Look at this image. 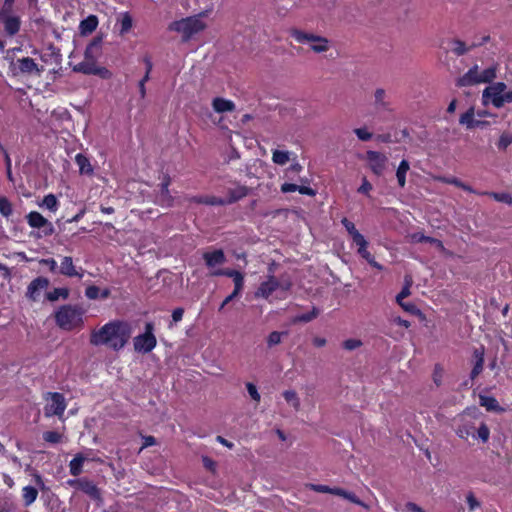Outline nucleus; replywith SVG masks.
Segmentation results:
<instances>
[{
	"label": "nucleus",
	"instance_id": "39448f33",
	"mask_svg": "<svg viewBox=\"0 0 512 512\" xmlns=\"http://www.w3.org/2000/svg\"><path fill=\"white\" fill-rule=\"evenodd\" d=\"M482 102L484 105H492L501 108L506 104L512 103V87L507 88L504 82H490L482 92Z\"/></svg>",
	"mask_w": 512,
	"mask_h": 512
},
{
	"label": "nucleus",
	"instance_id": "79ce46f5",
	"mask_svg": "<svg viewBox=\"0 0 512 512\" xmlns=\"http://www.w3.org/2000/svg\"><path fill=\"white\" fill-rule=\"evenodd\" d=\"M512 143V132L504 131L497 143L499 149H506Z\"/></svg>",
	"mask_w": 512,
	"mask_h": 512
},
{
	"label": "nucleus",
	"instance_id": "6e6552de",
	"mask_svg": "<svg viewBox=\"0 0 512 512\" xmlns=\"http://www.w3.org/2000/svg\"><path fill=\"white\" fill-rule=\"evenodd\" d=\"M83 311L71 305L62 306L55 314L57 325L64 330H72L83 323Z\"/></svg>",
	"mask_w": 512,
	"mask_h": 512
},
{
	"label": "nucleus",
	"instance_id": "bb28decb",
	"mask_svg": "<svg viewBox=\"0 0 512 512\" xmlns=\"http://www.w3.org/2000/svg\"><path fill=\"white\" fill-rule=\"evenodd\" d=\"M17 64H18V69L22 73L33 74V73L39 72L37 64L34 62L33 59H30L28 57L19 59L17 61Z\"/></svg>",
	"mask_w": 512,
	"mask_h": 512
},
{
	"label": "nucleus",
	"instance_id": "cd10ccee",
	"mask_svg": "<svg viewBox=\"0 0 512 512\" xmlns=\"http://www.w3.org/2000/svg\"><path fill=\"white\" fill-rule=\"evenodd\" d=\"M86 460H88V457L84 456L82 453L76 454V456L69 463L70 473L73 476L80 475L82 473L83 463Z\"/></svg>",
	"mask_w": 512,
	"mask_h": 512
},
{
	"label": "nucleus",
	"instance_id": "ddd939ff",
	"mask_svg": "<svg viewBox=\"0 0 512 512\" xmlns=\"http://www.w3.org/2000/svg\"><path fill=\"white\" fill-rule=\"evenodd\" d=\"M71 486L75 487L76 489L82 491L86 495H88L93 500H96L98 502H102V496L100 489L94 484V482L86 479L81 478L77 480H73L69 482Z\"/></svg>",
	"mask_w": 512,
	"mask_h": 512
},
{
	"label": "nucleus",
	"instance_id": "603ef678",
	"mask_svg": "<svg viewBox=\"0 0 512 512\" xmlns=\"http://www.w3.org/2000/svg\"><path fill=\"white\" fill-rule=\"evenodd\" d=\"M489 195L498 202L512 204V196L509 193H490Z\"/></svg>",
	"mask_w": 512,
	"mask_h": 512
},
{
	"label": "nucleus",
	"instance_id": "f704fd0d",
	"mask_svg": "<svg viewBox=\"0 0 512 512\" xmlns=\"http://www.w3.org/2000/svg\"><path fill=\"white\" fill-rule=\"evenodd\" d=\"M479 403L481 406L485 407L488 411L500 410L497 400L493 397L480 395Z\"/></svg>",
	"mask_w": 512,
	"mask_h": 512
},
{
	"label": "nucleus",
	"instance_id": "a18cd8bd",
	"mask_svg": "<svg viewBox=\"0 0 512 512\" xmlns=\"http://www.w3.org/2000/svg\"><path fill=\"white\" fill-rule=\"evenodd\" d=\"M42 204L50 211H55L57 209L58 201L53 194H48L44 197Z\"/></svg>",
	"mask_w": 512,
	"mask_h": 512
},
{
	"label": "nucleus",
	"instance_id": "338daca9",
	"mask_svg": "<svg viewBox=\"0 0 512 512\" xmlns=\"http://www.w3.org/2000/svg\"><path fill=\"white\" fill-rule=\"evenodd\" d=\"M184 314L183 308H176L172 313V319L174 322H179L182 320Z\"/></svg>",
	"mask_w": 512,
	"mask_h": 512
},
{
	"label": "nucleus",
	"instance_id": "aec40b11",
	"mask_svg": "<svg viewBox=\"0 0 512 512\" xmlns=\"http://www.w3.org/2000/svg\"><path fill=\"white\" fill-rule=\"evenodd\" d=\"M408 138L407 130H394V133H385L376 136V141L382 143H400L404 142Z\"/></svg>",
	"mask_w": 512,
	"mask_h": 512
},
{
	"label": "nucleus",
	"instance_id": "20e7f679",
	"mask_svg": "<svg viewBox=\"0 0 512 512\" xmlns=\"http://www.w3.org/2000/svg\"><path fill=\"white\" fill-rule=\"evenodd\" d=\"M496 76L497 69L495 66L481 68L479 65L474 64L467 72L456 79V86L464 88L490 83L496 78Z\"/></svg>",
	"mask_w": 512,
	"mask_h": 512
},
{
	"label": "nucleus",
	"instance_id": "e2e57ef3",
	"mask_svg": "<svg viewBox=\"0 0 512 512\" xmlns=\"http://www.w3.org/2000/svg\"><path fill=\"white\" fill-rule=\"evenodd\" d=\"M342 224L344 225V227L347 229V231L349 232V234L352 236L355 232H358V230L355 228V225L349 221L347 218H344L342 220Z\"/></svg>",
	"mask_w": 512,
	"mask_h": 512
},
{
	"label": "nucleus",
	"instance_id": "e433bc0d",
	"mask_svg": "<svg viewBox=\"0 0 512 512\" xmlns=\"http://www.w3.org/2000/svg\"><path fill=\"white\" fill-rule=\"evenodd\" d=\"M436 180L447 183V184L455 185V186H457L465 191H468V192H473V189L470 186L466 185L465 183H463L461 180H459L456 177L448 178V177H444V176H439V177H436Z\"/></svg>",
	"mask_w": 512,
	"mask_h": 512
},
{
	"label": "nucleus",
	"instance_id": "2f4dec72",
	"mask_svg": "<svg viewBox=\"0 0 512 512\" xmlns=\"http://www.w3.org/2000/svg\"><path fill=\"white\" fill-rule=\"evenodd\" d=\"M285 401L291 405L295 411H299L301 408L300 398L295 390H285L282 393Z\"/></svg>",
	"mask_w": 512,
	"mask_h": 512
},
{
	"label": "nucleus",
	"instance_id": "de8ad7c7",
	"mask_svg": "<svg viewBox=\"0 0 512 512\" xmlns=\"http://www.w3.org/2000/svg\"><path fill=\"white\" fill-rule=\"evenodd\" d=\"M427 242L432 244L433 246H435L443 255H445V256L453 255L452 252H450L449 250H447L444 247L443 243L440 240H438L436 238L428 237Z\"/></svg>",
	"mask_w": 512,
	"mask_h": 512
},
{
	"label": "nucleus",
	"instance_id": "0eeeda50",
	"mask_svg": "<svg viewBox=\"0 0 512 512\" xmlns=\"http://www.w3.org/2000/svg\"><path fill=\"white\" fill-rule=\"evenodd\" d=\"M291 37L297 43L308 45L315 53H325L331 48V41L328 38L312 32L295 29L291 31Z\"/></svg>",
	"mask_w": 512,
	"mask_h": 512
},
{
	"label": "nucleus",
	"instance_id": "69168bd1",
	"mask_svg": "<svg viewBox=\"0 0 512 512\" xmlns=\"http://www.w3.org/2000/svg\"><path fill=\"white\" fill-rule=\"evenodd\" d=\"M405 508L409 512H425L420 506L414 502H407Z\"/></svg>",
	"mask_w": 512,
	"mask_h": 512
},
{
	"label": "nucleus",
	"instance_id": "052dcab7",
	"mask_svg": "<svg viewBox=\"0 0 512 512\" xmlns=\"http://www.w3.org/2000/svg\"><path fill=\"white\" fill-rule=\"evenodd\" d=\"M372 190L371 183L366 179V177L362 180V185L358 188V192L362 194H369V192Z\"/></svg>",
	"mask_w": 512,
	"mask_h": 512
},
{
	"label": "nucleus",
	"instance_id": "9d476101",
	"mask_svg": "<svg viewBox=\"0 0 512 512\" xmlns=\"http://www.w3.org/2000/svg\"><path fill=\"white\" fill-rule=\"evenodd\" d=\"M44 400L46 402L44 407V415L46 417L57 416L62 418L66 409V401L64 396L57 392H47L44 395Z\"/></svg>",
	"mask_w": 512,
	"mask_h": 512
},
{
	"label": "nucleus",
	"instance_id": "680f3d73",
	"mask_svg": "<svg viewBox=\"0 0 512 512\" xmlns=\"http://www.w3.org/2000/svg\"><path fill=\"white\" fill-rule=\"evenodd\" d=\"M358 138L362 141H367L373 138V134L368 130H355Z\"/></svg>",
	"mask_w": 512,
	"mask_h": 512
},
{
	"label": "nucleus",
	"instance_id": "58836bf2",
	"mask_svg": "<svg viewBox=\"0 0 512 512\" xmlns=\"http://www.w3.org/2000/svg\"><path fill=\"white\" fill-rule=\"evenodd\" d=\"M358 253L373 267L377 268L378 270H382L383 267L375 261L374 257L370 254V252L367 250V247L358 248Z\"/></svg>",
	"mask_w": 512,
	"mask_h": 512
},
{
	"label": "nucleus",
	"instance_id": "4468645a",
	"mask_svg": "<svg viewBox=\"0 0 512 512\" xmlns=\"http://www.w3.org/2000/svg\"><path fill=\"white\" fill-rule=\"evenodd\" d=\"M366 159L369 168L375 175L380 176L386 170L388 159L384 154L376 151H367Z\"/></svg>",
	"mask_w": 512,
	"mask_h": 512
},
{
	"label": "nucleus",
	"instance_id": "c85d7f7f",
	"mask_svg": "<svg viewBox=\"0 0 512 512\" xmlns=\"http://www.w3.org/2000/svg\"><path fill=\"white\" fill-rule=\"evenodd\" d=\"M75 161L79 167V172L81 175H92L94 170L89 161V159L83 154H77L75 157Z\"/></svg>",
	"mask_w": 512,
	"mask_h": 512
},
{
	"label": "nucleus",
	"instance_id": "a19ab883",
	"mask_svg": "<svg viewBox=\"0 0 512 512\" xmlns=\"http://www.w3.org/2000/svg\"><path fill=\"white\" fill-rule=\"evenodd\" d=\"M286 335L285 332L273 331L267 337V345L269 348L276 346L281 343L282 336Z\"/></svg>",
	"mask_w": 512,
	"mask_h": 512
},
{
	"label": "nucleus",
	"instance_id": "473e14b6",
	"mask_svg": "<svg viewBox=\"0 0 512 512\" xmlns=\"http://www.w3.org/2000/svg\"><path fill=\"white\" fill-rule=\"evenodd\" d=\"M248 194V189L245 186H239L229 190V198L225 199L226 204H232Z\"/></svg>",
	"mask_w": 512,
	"mask_h": 512
},
{
	"label": "nucleus",
	"instance_id": "864d4df0",
	"mask_svg": "<svg viewBox=\"0 0 512 512\" xmlns=\"http://www.w3.org/2000/svg\"><path fill=\"white\" fill-rule=\"evenodd\" d=\"M407 239L411 243H421V242H427L428 236H425L421 232H416V233L409 234L407 236Z\"/></svg>",
	"mask_w": 512,
	"mask_h": 512
},
{
	"label": "nucleus",
	"instance_id": "9b49d317",
	"mask_svg": "<svg viewBox=\"0 0 512 512\" xmlns=\"http://www.w3.org/2000/svg\"><path fill=\"white\" fill-rule=\"evenodd\" d=\"M306 487L309 488L312 491L318 492V493H329L336 496H340L354 504H357L365 509H368V505L365 504L363 501H361L354 493L348 492L342 488H330L327 485H321V484H312L308 483L306 484Z\"/></svg>",
	"mask_w": 512,
	"mask_h": 512
},
{
	"label": "nucleus",
	"instance_id": "3c124183",
	"mask_svg": "<svg viewBox=\"0 0 512 512\" xmlns=\"http://www.w3.org/2000/svg\"><path fill=\"white\" fill-rule=\"evenodd\" d=\"M43 438L50 443H59L62 439V435L55 431H47L43 434Z\"/></svg>",
	"mask_w": 512,
	"mask_h": 512
},
{
	"label": "nucleus",
	"instance_id": "c9c22d12",
	"mask_svg": "<svg viewBox=\"0 0 512 512\" xmlns=\"http://www.w3.org/2000/svg\"><path fill=\"white\" fill-rule=\"evenodd\" d=\"M23 500L25 503V506L31 505L38 496V491L36 488L32 486H26L23 488Z\"/></svg>",
	"mask_w": 512,
	"mask_h": 512
},
{
	"label": "nucleus",
	"instance_id": "7c9ffc66",
	"mask_svg": "<svg viewBox=\"0 0 512 512\" xmlns=\"http://www.w3.org/2000/svg\"><path fill=\"white\" fill-rule=\"evenodd\" d=\"M192 202L206 205H226L225 199L215 196H195L190 199Z\"/></svg>",
	"mask_w": 512,
	"mask_h": 512
},
{
	"label": "nucleus",
	"instance_id": "dca6fc26",
	"mask_svg": "<svg viewBox=\"0 0 512 512\" xmlns=\"http://www.w3.org/2000/svg\"><path fill=\"white\" fill-rule=\"evenodd\" d=\"M412 277L410 275L405 276V286L401 290V292L397 295L396 301L397 303L407 312L412 314L418 313L419 310L412 303H404L403 299L410 295V287L412 285Z\"/></svg>",
	"mask_w": 512,
	"mask_h": 512
},
{
	"label": "nucleus",
	"instance_id": "f03ea898",
	"mask_svg": "<svg viewBox=\"0 0 512 512\" xmlns=\"http://www.w3.org/2000/svg\"><path fill=\"white\" fill-rule=\"evenodd\" d=\"M100 40L92 41L86 48L84 59L78 63L74 70L84 74H93L102 79H109L112 73L105 67L98 66L96 60L100 54Z\"/></svg>",
	"mask_w": 512,
	"mask_h": 512
},
{
	"label": "nucleus",
	"instance_id": "393cba45",
	"mask_svg": "<svg viewBox=\"0 0 512 512\" xmlns=\"http://www.w3.org/2000/svg\"><path fill=\"white\" fill-rule=\"evenodd\" d=\"M373 97H374V104L377 108L384 109V110L389 109L390 104H389L387 92L385 89L377 88L374 91Z\"/></svg>",
	"mask_w": 512,
	"mask_h": 512
},
{
	"label": "nucleus",
	"instance_id": "c03bdc74",
	"mask_svg": "<svg viewBox=\"0 0 512 512\" xmlns=\"http://www.w3.org/2000/svg\"><path fill=\"white\" fill-rule=\"evenodd\" d=\"M0 213L5 217H8L12 214V204L6 197L3 196L0 197Z\"/></svg>",
	"mask_w": 512,
	"mask_h": 512
},
{
	"label": "nucleus",
	"instance_id": "7ed1b4c3",
	"mask_svg": "<svg viewBox=\"0 0 512 512\" xmlns=\"http://www.w3.org/2000/svg\"><path fill=\"white\" fill-rule=\"evenodd\" d=\"M206 17V13H200L195 16L175 20L169 24L168 29L181 35L183 40H189L206 29Z\"/></svg>",
	"mask_w": 512,
	"mask_h": 512
},
{
	"label": "nucleus",
	"instance_id": "423d86ee",
	"mask_svg": "<svg viewBox=\"0 0 512 512\" xmlns=\"http://www.w3.org/2000/svg\"><path fill=\"white\" fill-rule=\"evenodd\" d=\"M292 286L293 283L289 277L281 276L277 279L274 275L270 274L267 276V279L259 285L255 292V297L267 300L274 292L279 291V298L284 299L286 298V295L284 294L288 292Z\"/></svg>",
	"mask_w": 512,
	"mask_h": 512
},
{
	"label": "nucleus",
	"instance_id": "412c9836",
	"mask_svg": "<svg viewBox=\"0 0 512 512\" xmlns=\"http://www.w3.org/2000/svg\"><path fill=\"white\" fill-rule=\"evenodd\" d=\"M0 22L3 23L5 31L10 35L18 32L20 28V21L18 17L9 15L4 11L0 13Z\"/></svg>",
	"mask_w": 512,
	"mask_h": 512
},
{
	"label": "nucleus",
	"instance_id": "1a4fd4ad",
	"mask_svg": "<svg viewBox=\"0 0 512 512\" xmlns=\"http://www.w3.org/2000/svg\"><path fill=\"white\" fill-rule=\"evenodd\" d=\"M456 434L461 439H468L470 436L475 438V433L477 432L478 438L483 442L486 443L489 440L490 437V430L488 426L481 422L479 426H476L475 422L473 421H463L458 428L456 429Z\"/></svg>",
	"mask_w": 512,
	"mask_h": 512
},
{
	"label": "nucleus",
	"instance_id": "774afa93",
	"mask_svg": "<svg viewBox=\"0 0 512 512\" xmlns=\"http://www.w3.org/2000/svg\"><path fill=\"white\" fill-rule=\"evenodd\" d=\"M239 296V294H237L236 292H232L229 296H227L224 301L222 302V304L220 305L219 307V311H222L223 308L228 304L230 303L232 300H234L235 298H237Z\"/></svg>",
	"mask_w": 512,
	"mask_h": 512
},
{
	"label": "nucleus",
	"instance_id": "f3484780",
	"mask_svg": "<svg viewBox=\"0 0 512 512\" xmlns=\"http://www.w3.org/2000/svg\"><path fill=\"white\" fill-rule=\"evenodd\" d=\"M211 107L217 114H227L235 111L236 104L230 99L217 96L211 100Z\"/></svg>",
	"mask_w": 512,
	"mask_h": 512
},
{
	"label": "nucleus",
	"instance_id": "4be33fe9",
	"mask_svg": "<svg viewBox=\"0 0 512 512\" xmlns=\"http://www.w3.org/2000/svg\"><path fill=\"white\" fill-rule=\"evenodd\" d=\"M474 365L470 373V378L474 380L483 370L484 365V348L480 347L473 352Z\"/></svg>",
	"mask_w": 512,
	"mask_h": 512
},
{
	"label": "nucleus",
	"instance_id": "b1692460",
	"mask_svg": "<svg viewBox=\"0 0 512 512\" xmlns=\"http://www.w3.org/2000/svg\"><path fill=\"white\" fill-rule=\"evenodd\" d=\"M60 273L65 276H68V277H73V276L82 277V274H79L76 271L75 266L73 264V260L69 256H65L63 258V260L61 262V266H60Z\"/></svg>",
	"mask_w": 512,
	"mask_h": 512
},
{
	"label": "nucleus",
	"instance_id": "8fccbe9b",
	"mask_svg": "<svg viewBox=\"0 0 512 512\" xmlns=\"http://www.w3.org/2000/svg\"><path fill=\"white\" fill-rule=\"evenodd\" d=\"M318 314H319V310L316 307H313L311 312L296 317L295 321L310 322L311 320L316 318L318 316Z\"/></svg>",
	"mask_w": 512,
	"mask_h": 512
},
{
	"label": "nucleus",
	"instance_id": "5701e85b",
	"mask_svg": "<svg viewBox=\"0 0 512 512\" xmlns=\"http://www.w3.org/2000/svg\"><path fill=\"white\" fill-rule=\"evenodd\" d=\"M460 124L466 125L469 127H475L479 125H490V122H482L480 120V115L476 114L473 109L468 110L465 114H463L460 118Z\"/></svg>",
	"mask_w": 512,
	"mask_h": 512
},
{
	"label": "nucleus",
	"instance_id": "2eb2a0df",
	"mask_svg": "<svg viewBox=\"0 0 512 512\" xmlns=\"http://www.w3.org/2000/svg\"><path fill=\"white\" fill-rule=\"evenodd\" d=\"M28 224L33 228H43L45 236L52 235L54 233V227L46 218L40 213L33 211L27 215Z\"/></svg>",
	"mask_w": 512,
	"mask_h": 512
},
{
	"label": "nucleus",
	"instance_id": "72a5a7b5",
	"mask_svg": "<svg viewBox=\"0 0 512 512\" xmlns=\"http://www.w3.org/2000/svg\"><path fill=\"white\" fill-rule=\"evenodd\" d=\"M410 169V165H409V162L406 161V160H402L398 169H397V172H396V177H397V181H398V184L400 187H404L405 184H406V173L408 172V170Z\"/></svg>",
	"mask_w": 512,
	"mask_h": 512
},
{
	"label": "nucleus",
	"instance_id": "4c0bfd02",
	"mask_svg": "<svg viewBox=\"0 0 512 512\" xmlns=\"http://www.w3.org/2000/svg\"><path fill=\"white\" fill-rule=\"evenodd\" d=\"M69 295V290L66 288H55L47 294V299L51 302L58 300L60 297L66 299Z\"/></svg>",
	"mask_w": 512,
	"mask_h": 512
},
{
	"label": "nucleus",
	"instance_id": "c756f323",
	"mask_svg": "<svg viewBox=\"0 0 512 512\" xmlns=\"http://www.w3.org/2000/svg\"><path fill=\"white\" fill-rule=\"evenodd\" d=\"M98 26V19L96 16L91 15L81 21L79 25L80 32L84 35L92 33Z\"/></svg>",
	"mask_w": 512,
	"mask_h": 512
},
{
	"label": "nucleus",
	"instance_id": "ea45409f",
	"mask_svg": "<svg viewBox=\"0 0 512 512\" xmlns=\"http://www.w3.org/2000/svg\"><path fill=\"white\" fill-rule=\"evenodd\" d=\"M289 159V152L287 151L275 150L273 152L272 160L274 163L278 165H285L289 161Z\"/></svg>",
	"mask_w": 512,
	"mask_h": 512
},
{
	"label": "nucleus",
	"instance_id": "0e129e2a",
	"mask_svg": "<svg viewBox=\"0 0 512 512\" xmlns=\"http://www.w3.org/2000/svg\"><path fill=\"white\" fill-rule=\"evenodd\" d=\"M281 191L283 193H289V192L298 191V185L292 184V183H284L281 186Z\"/></svg>",
	"mask_w": 512,
	"mask_h": 512
},
{
	"label": "nucleus",
	"instance_id": "f257e3e1",
	"mask_svg": "<svg viewBox=\"0 0 512 512\" xmlns=\"http://www.w3.org/2000/svg\"><path fill=\"white\" fill-rule=\"evenodd\" d=\"M131 334L132 330L128 323L112 321L91 332L90 344L104 345L114 351H119L128 343Z\"/></svg>",
	"mask_w": 512,
	"mask_h": 512
},
{
	"label": "nucleus",
	"instance_id": "bf43d9fd",
	"mask_svg": "<svg viewBox=\"0 0 512 512\" xmlns=\"http://www.w3.org/2000/svg\"><path fill=\"white\" fill-rule=\"evenodd\" d=\"M99 292V288L97 286L92 285L86 289L85 294L89 299H97L99 296Z\"/></svg>",
	"mask_w": 512,
	"mask_h": 512
},
{
	"label": "nucleus",
	"instance_id": "a211bd4d",
	"mask_svg": "<svg viewBox=\"0 0 512 512\" xmlns=\"http://www.w3.org/2000/svg\"><path fill=\"white\" fill-rule=\"evenodd\" d=\"M203 259L206 266L210 269L223 265L226 262V256L221 249L214 250L212 252H205L203 254Z\"/></svg>",
	"mask_w": 512,
	"mask_h": 512
},
{
	"label": "nucleus",
	"instance_id": "49530a36",
	"mask_svg": "<svg viewBox=\"0 0 512 512\" xmlns=\"http://www.w3.org/2000/svg\"><path fill=\"white\" fill-rule=\"evenodd\" d=\"M362 345H363L362 341L360 339H355V338L347 339L342 343L343 348L348 351H353L355 349H358Z\"/></svg>",
	"mask_w": 512,
	"mask_h": 512
},
{
	"label": "nucleus",
	"instance_id": "6ab92c4d",
	"mask_svg": "<svg viewBox=\"0 0 512 512\" xmlns=\"http://www.w3.org/2000/svg\"><path fill=\"white\" fill-rule=\"evenodd\" d=\"M49 285V280L44 277L34 279L27 288L26 296L35 301L38 298L39 291L46 289Z\"/></svg>",
	"mask_w": 512,
	"mask_h": 512
},
{
	"label": "nucleus",
	"instance_id": "09e8293b",
	"mask_svg": "<svg viewBox=\"0 0 512 512\" xmlns=\"http://www.w3.org/2000/svg\"><path fill=\"white\" fill-rule=\"evenodd\" d=\"M466 501H467L470 511H474L475 509H477L481 506L480 501L475 497L473 492H469L466 495Z\"/></svg>",
	"mask_w": 512,
	"mask_h": 512
},
{
	"label": "nucleus",
	"instance_id": "f8f14e48",
	"mask_svg": "<svg viewBox=\"0 0 512 512\" xmlns=\"http://www.w3.org/2000/svg\"><path fill=\"white\" fill-rule=\"evenodd\" d=\"M156 337L153 334V324L147 323L145 333L134 338V349L138 352L148 353L156 346Z\"/></svg>",
	"mask_w": 512,
	"mask_h": 512
},
{
	"label": "nucleus",
	"instance_id": "5fc2aeb1",
	"mask_svg": "<svg viewBox=\"0 0 512 512\" xmlns=\"http://www.w3.org/2000/svg\"><path fill=\"white\" fill-rule=\"evenodd\" d=\"M246 388H247V391H248L250 397L254 401L259 402L260 399H261V396H260L256 386L253 383L249 382V383L246 384Z\"/></svg>",
	"mask_w": 512,
	"mask_h": 512
},
{
	"label": "nucleus",
	"instance_id": "4d7b16f0",
	"mask_svg": "<svg viewBox=\"0 0 512 512\" xmlns=\"http://www.w3.org/2000/svg\"><path fill=\"white\" fill-rule=\"evenodd\" d=\"M443 372L444 371L441 366H439V365L435 366L434 372H433V381L437 386H439L441 384Z\"/></svg>",
	"mask_w": 512,
	"mask_h": 512
},
{
	"label": "nucleus",
	"instance_id": "6e6d98bb",
	"mask_svg": "<svg viewBox=\"0 0 512 512\" xmlns=\"http://www.w3.org/2000/svg\"><path fill=\"white\" fill-rule=\"evenodd\" d=\"M353 242L359 246V248L367 247L368 243L364 236L358 232H355L352 236Z\"/></svg>",
	"mask_w": 512,
	"mask_h": 512
},
{
	"label": "nucleus",
	"instance_id": "13d9d810",
	"mask_svg": "<svg viewBox=\"0 0 512 512\" xmlns=\"http://www.w3.org/2000/svg\"><path fill=\"white\" fill-rule=\"evenodd\" d=\"M234 292H236L237 294H240L242 289H243V286H244V276L243 274L241 273L240 275H238L234 280Z\"/></svg>",
	"mask_w": 512,
	"mask_h": 512
},
{
	"label": "nucleus",
	"instance_id": "a878e982",
	"mask_svg": "<svg viewBox=\"0 0 512 512\" xmlns=\"http://www.w3.org/2000/svg\"><path fill=\"white\" fill-rule=\"evenodd\" d=\"M156 203L165 208H170L174 205V197L170 194L167 188H160L156 197Z\"/></svg>",
	"mask_w": 512,
	"mask_h": 512
},
{
	"label": "nucleus",
	"instance_id": "37998d69",
	"mask_svg": "<svg viewBox=\"0 0 512 512\" xmlns=\"http://www.w3.org/2000/svg\"><path fill=\"white\" fill-rule=\"evenodd\" d=\"M120 34H126L132 28V19L128 14H124L119 19Z\"/></svg>",
	"mask_w": 512,
	"mask_h": 512
}]
</instances>
